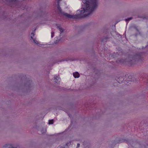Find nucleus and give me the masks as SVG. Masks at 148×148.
Here are the masks:
<instances>
[{
  "label": "nucleus",
  "instance_id": "6",
  "mask_svg": "<svg viewBox=\"0 0 148 148\" xmlns=\"http://www.w3.org/2000/svg\"><path fill=\"white\" fill-rule=\"evenodd\" d=\"M132 17H130V18H127L125 19V21L126 22H128V21H129L130 20H132Z\"/></svg>",
  "mask_w": 148,
  "mask_h": 148
},
{
  "label": "nucleus",
  "instance_id": "13",
  "mask_svg": "<svg viewBox=\"0 0 148 148\" xmlns=\"http://www.w3.org/2000/svg\"><path fill=\"white\" fill-rule=\"evenodd\" d=\"M57 27H58V28H59V27L61 28V27H60V25H57Z\"/></svg>",
  "mask_w": 148,
  "mask_h": 148
},
{
  "label": "nucleus",
  "instance_id": "3",
  "mask_svg": "<svg viewBox=\"0 0 148 148\" xmlns=\"http://www.w3.org/2000/svg\"><path fill=\"white\" fill-rule=\"evenodd\" d=\"M73 76L75 78H76L79 77L80 76V75L78 72H76L73 73Z\"/></svg>",
  "mask_w": 148,
  "mask_h": 148
},
{
  "label": "nucleus",
  "instance_id": "5",
  "mask_svg": "<svg viewBox=\"0 0 148 148\" xmlns=\"http://www.w3.org/2000/svg\"><path fill=\"white\" fill-rule=\"evenodd\" d=\"M31 38L33 40V41L36 44H38V41L37 40H36L35 39L33 38L32 36H31Z\"/></svg>",
  "mask_w": 148,
  "mask_h": 148
},
{
  "label": "nucleus",
  "instance_id": "14",
  "mask_svg": "<svg viewBox=\"0 0 148 148\" xmlns=\"http://www.w3.org/2000/svg\"><path fill=\"white\" fill-rule=\"evenodd\" d=\"M9 148H16L12 147H9Z\"/></svg>",
  "mask_w": 148,
  "mask_h": 148
},
{
  "label": "nucleus",
  "instance_id": "8",
  "mask_svg": "<svg viewBox=\"0 0 148 148\" xmlns=\"http://www.w3.org/2000/svg\"><path fill=\"white\" fill-rule=\"evenodd\" d=\"M59 29L61 32H63L64 29L62 28H61V27H59Z\"/></svg>",
  "mask_w": 148,
  "mask_h": 148
},
{
  "label": "nucleus",
  "instance_id": "1",
  "mask_svg": "<svg viewBox=\"0 0 148 148\" xmlns=\"http://www.w3.org/2000/svg\"><path fill=\"white\" fill-rule=\"evenodd\" d=\"M60 0H58L57 1V8L60 13L68 18L73 19L84 18L88 16L97 8L98 4L97 0H82L84 4L82 5L81 10L79 11L80 13L77 14L72 15L62 11L59 5V1Z\"/></svg>",
  "mask_w": 148,
  "mask_h": 148
},
{
  "label": "nucleus",
  "instance_id": "4",
  "mask_svg": "<svg viewBox=\"0 0 148 148\" xmlns=\"http://www.w3.org/2000/svg\"><path fill=\"white\" fill-rule=\"evenodd\" d=\"M60 79V77H59V76H55L54 79L55 80V82L56 83H57L58 81V80Z\"/></svg>",
  "mask_w": 148,
  "mask_h": 148
},
{
  "label": "nucleus",
  "instance_id": "12",
  "mask_svg": "<svg viewBox=\"0 0 148 148\" xmlns=\"http://www.w3.org/2000/svg\"><path fill=\"white\" fill-rule=\"evenodd\" d=\"M31 35V36H32V37H33V36H34V33H32Z\"/></svg>",
  "mask_w": 148,
  "mask_h": 148
},
{
  "label": "nucleus",
  "instance_id": "11",
  "mask_svg": "<svg viewBox=\"0 0 148 148\" xmlns=\"http://www.w3.org/2000/svg\"><path fill=\"white\" fill-rule=\"evenodd\" d=\"M6 0L8 1L11 2V1H14V0Z\"/></svg>",
  "mask_w": 148,
  "mask_h": 148
},
{
  "label": "nucleus",
  "instance_id": "10",
  "mask_svg": "<svg viewBox=\"0 0 148 148\" xmlns=\"http://www.w3.org/2000/svg\"><path fill=\"white\" fill-rule=\"evenodd\" d=\"M80 146V144L79 143H78L77 145V146L76 148H78Z\"/></svg>",
  "mask_w": 148,
  "mask_h": 148
},
{
  "label": "nucleus",
  "instance_id": "2",
  "mask_svg": "<svg viewBox=\"0 0 148 148\" xmlns=\"http://www.w3.org/2000/svg\"><path fill=\"white\" fill-rule=\"evenodd\" d=\"M143 56V54L142 53L136 54L132 57V59L131 60V61L132 62H134V61L142 60Z\"/></svg>",
  "mask_w": 148,
  "mask_h": 148
},
{
  "label": "nucleus",
  "instance_id": "7",
  "mask_svg": "<svg viewBox=\"0 0 148 148\" xmlns=\"http://www.w3.org/2000/svg\"><path fill=\"white\" fill-rule=\"evenodd\" d=\"M53 123V120H51L49 121V124H52Z\"/></svg>",
  "mask_w": 148,
  "mask_h": 148
},
{
  "label": "nucleus",
  "instance_id": "9",
  "mask_svg": "<svg viewBox=\"0 0 148 148\" xmlns=\"http://www.w3.org/2000/svg\"><path fill=\"white\" fill-rule=\"evenodd\" d=\"M54 32H51V37L52 38L54 36Z\"/></svg>",
  "mask_w": 148,
  "mask_h": 148
},
{
  "label": "nucleus",
  "instance_id": "15",
  "mask_svg": "<svg viewBox=\"0 0 148 148\" xmlns=\"http://www.w3.org/2000/svg\"><path fill=\"white\" fill-rule=\"evenodd\" d=\"M68 144H69L68 143V144H67H67H66V145L67 146H68Z\"/></svg>",
  "mask_w": 148,
  "mask_h": 148
},
{
  "label": "nucleus",
  "instance_id": "16",
  "mask_svg": "<svg viewBox=\"0 0 148 148\" xmlns=\"http://www.w3.org/2000/svg\"><path fill=\"white\" fill-rule=\"evenodd\" d=\"M147 82L148 83V78L147 79Z\"/></svg>",
  "mask_w": 148,
  "mask_h": 148
}]
</instances>
